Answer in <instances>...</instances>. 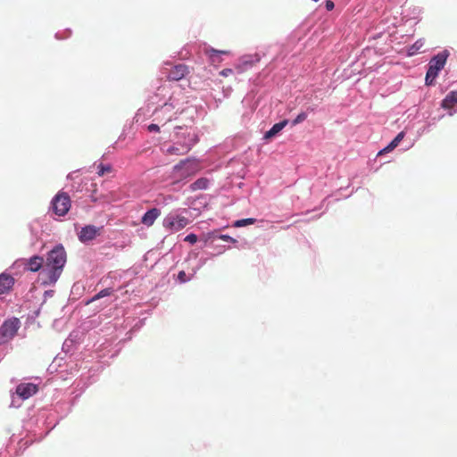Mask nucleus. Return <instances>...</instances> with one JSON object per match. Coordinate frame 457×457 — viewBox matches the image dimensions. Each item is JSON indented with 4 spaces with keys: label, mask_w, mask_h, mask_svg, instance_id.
<instances>
[{
    "label": "nucleus",
    "mask_w": 457,
    "mask_h": 457,
    "mask_svg": "<svg viewBox=\"0 0 457 457\" xmlns=\"http://www.w3.org/2000/svg\"><path fill=\"white\" fill-rule=\"evenodd\" d=\"M66 260V252L62 245H56L48 253L45 268L41 272L44 285H53L59 279Z\"/></svg>",
    "instance_id": "obj_1"
},
{
    "label": "nucleus",
    "mask_w": 457,
    "mask_h": 457,
    "mask_svg": "<svg viewBox=\"0 0 457 457\" xmlns=\"http://www.w3.org/2000/svg\"><path fill=\"white\" fill-rule=\"evenodd\" d=\"M201 169L200 163L195 159H185L176 164L171 171L170 178L173 183H179L195 175Z\"/></svg>",
    "instance_id": "obj_2"
},
{
    "label": "nucleus",
    "mask_w": 457,
    "mask_h": 457,
    "mask_svg": "<svg viewBox=\"0 0 457 457\" xmlns=\"http://www.w3.org/2000/svg\"><path fill=\"white\" fill-rule=\"evenodd\" d=\"M448 54L446 52H442L434 56L429 63L426 74V85H432L434 79L436 78L438 72L444 68Z\"/></svg>",
    "instance_id": "obj_3"
},
{
    "label": "nucleus",
    "mask_w": 457,
    "mask_h": 457,
    "mask_svg": "<svg viewBox=\"0 0 457 457\" xmlns=\"http://www.w3.org/2000/svg\"><path fill=\"white\" fill-rule=\"evenodd\" d=\"M189 224V220L180 214L170 213L162 221V226L170 233L178 232Z\"/></svg>",
    "instance_id": "obj_4"
},
{
    "label": "nucleus",
    "mask_w": 457,
    "mask_h": 457,
    "mask_svg": "<svg viewBox=\"0 0 457 457\" xmlns=\"http://www.w3.org/2000/svg\"><path fill=\"white\" fill-rule=\"evenodd\" d=\"M20 320L17 318L6 320L0 327V345L9 342L14 337L19 328Z\"/></svg>",
    "instance_id": "obj_5"
},
{
    "label": "nucleus",
    "mask_w": 457,
    "mask_h": 457,
    "mask_svg": "<svg viewBox=\"0 0 457 457\" xmlns=\"http://www.w3.org/2000/svg\"><path fill=\"white\" fill-rule=\"evenodd\" d=\"M53 212L58 216H64L70 210L71 203L69 195L59 192L51 202Z\"/></svg>",
    "instance_id": "obj_6"
},
{
    "label": "nucleus",
    "mask_w": 457,
    "mask_h": 457,
    "mask_svg": "<svg viewBox=\"0 0 457 457\" xmlns=\"http://www.w3.org/2000/svg\"><path fill=\"white\" fill-rule=\"evenodd\" d=\"M154 115L155 120L164 125L173 119L176 112H174V106L171 104L166 103L160 109L155 111Z\"/></svg>",
    "instance_id": "obj_7"
},
{
    "label": "nucleus",
    "mask_w": 457,
    "mask_h": 457,
    "mask_svg": "<svg viewBox=\"0 0 457 457\" xmlns=\"http://www.w3.org/2000/svg\"><path fill=\"white\" fill-rule=\"evenodd\" d=\"M38 391L37 385L33 383H21L16 386V394L22 399L26 400L36 395Z\"/></svg>",
    "instance_id": "obj_8"
},
{
    "label": "nucleus",
    "mask_w": 457,
    "mask_h": 457,
    "mask_svg": "<svg viewBox=\"0 0 457 457\" xmlns=\"http://www.w3.org/2000/svg\"><path fill=\"white\" fill-rule=\"evenodd\" d=\"M100 229L94 225L86 226L80 230L79 238L81 242L93 240L100 234Z\"/></svg>",
    "instance_id": "obj_9"
},
{
    "label": "nucleus",
    "mask_w": 457,
    "mask_h": 457,
    "mask_svg": "<svg viewBox=\"0 0 457 457\" xmlns=\"http://www.w3.org/2000/svg\"><path fill=\"white\" fill-rule=\"evenodd\" d=\"M193 144H175L169 146L164 154L167 155H183L188 153Z\"/></svg>",
    "instance_id": "obj_10"
},
{
    "label": "nucleus",
    "mask_w": 457,
    "mask_h": 457,
    "mask_svg": "<svg viewBox=\"0 0 457 457\" xmlns=\"http://www.w3.org/2000/svg\"><path fill=\"white\" fill-rule=\"evenodd\" d=\"M44 265V258L39 255H33L29 259L24 261V267L29 271L37 272Z\"/></svg>",
    "instance_id": "obj_11"
},
{
    "label": "nucleus",
    "mask_w": 457,
    "mask_h": 457,
    "mask_svg": "<svg viewBox=\"0 0 457 457\" xmlns=\"http://www.w3.org/2000/svg\"><path fill=\"white\" fill-rule=\"evenodd\" d=\"M188 72V69L185 64L174 66L169 72L167 79L172 81H178L183 79Z\"/></svg>",
    "instance_id": "obj_12"
},
{
    "label": "nucleus",
    "mask_w": 457,
    "mask_h": 457,
    "mask_svg": "<svg viewBox=\"0 0 457 457\" xmlns=\"http://www.w3.org/2000/svg\"><path fill=\"white\" fill-rule=\"evenodd\" d=\"M160 215L161 211L158 208H152L143 215L141 222L147 227H151Z\"/></svg>",
    "instance_id": "obj_13"
},
{
    "label": "nucleus",
    "mask_w": 457,
    "mask_h": 457,
    "mask_svg": "<svg viewBox=\"0 0 457 457\" xmlns=\"http://www.w3.org/2000/svg\"><path fill=\"white\" fill-rule=\"evenodd\" d=\"M14 284V278L5 273L0 275V295L7 293L12 287Z\"/></svg>",
    "instance_id": "obj_14"
},
{
    "label": "nucleus",
    "mask_w": 457,
    "mask_h": 457,
    "mask_svg": "<svg viewBox=\"0 0 457 457\" xmlns=\"http://www.w3.org/2000/svg\"><path fill=\"white\" fill-rule=\"evenodd\" d=\"M457 104V91H451L442 101L441 106L445 110H452Z\"/></svg>",
    "instance_id": "obj_15"
},
{
    "label": "nucleus",
    "mask_w": 457,
    "mask_h": 457,
    "mask_svg": "<svg viewBox=\"0 0 457 457\" xmlns=\"http://www.w3.org/2000/svg\"><path fill=\"white\" fill-rule=\"evenodd\" d=\"M403 137L404 132L402 131L385 148L380 150L378 155H382L384 154L393 151L400 144Z\"/></svg>",
    "instance_id": "obj_16"
},
{
    "label": "nucleus",
    "mask_w": 457,
    "mask_h": 457,
    "mask_svg": "<svg viewBox=\"0 0 457 457\" xmlns=\"http://www.w3.org/2000/svg\"><path fill=\"white\" fill-rule=\"evenodd\" d=\"M287 120H284L278 123L274 124L270 130H268L265 135V139H270L275 137L278 133H279L287 124Z\"/></svg>",
    "instance_id": "obj_17"
},
{
    "label": "nucleus",
    "mask_w": 457,
    "mask_h": 457,
    "mask_svg": "<svg viewBox=\"0 0 457 457\" xmlns=\"http://www.w3.org/2000/svg\"><path fill=\"white\" fill-rule=\"evenodd\" d=\"M209 185V180L206 178H200L190 185L192 191L206 189Z\"/></svg>",
    "instance_id": "obj_18"
},
{
    "label": "nucleus",
    "mask_w": 457,
    "mask_h": 457,
    "mask_svg": "<svg viewBox=\"0 0 457 457\" xmlns=\"http://www.w3.org/2000/svg\"><path fill=\"white\" fill-rule=\"evenodd\" d=\"M112 293H113V290L111 287L104 288V289L101 290L99 293H97L96 295H95L89 301H87V304H88L92 302H95L100 298L109 296V295H112Z\"/></svg>",
    "instance_id": "obj_19"
},
{
    "label": "nucleus",
    "mask_w": 457,
    "mask_h": 457,
    "mask_svg": "<svg viewBox=\"0 0 457 457\" xmlns=\"http://www.w3.org/2000/svg\"><path fill=\"white\" fill-rule=\"evenodd\" d=\"M112 171V166L107 164V165H104L103 163H100L98 166H97V174L98 176L102 177L104 176L105 173H109Z\"/></svg>",
    "instance_id": "obj_20"
},
{
    "label": "nucleus",
    "mask_w": 457,
    "mask_h": 457,
    "mask_svg": "<svg viewBox=\"0 0 457 457\" xmlns=\"http://www.w3.org/2000/svg\"><path fill=\"white\" fill-rule=\"evenodd\" d=\"M254 222H255V219H253V218L242 219V220H237L235 222L234 226L235 227H244L246 225L253 224Z\"/></svg>",
    "instance_id": "obj_21"
},
{
    "label": "nucleus",
    "mask_w": 457,
    "mask_h": 457,
    "mask_svg": "<svg viewBox=\"0 0 457 457\" xmlns=\"http://www.w3.org/2000/svg\"><path fill=\"white\" fill-rule=\"evenodd\" d=\"M206 54L210 56V58L212 59V61H214V55L216 54H228L229 52L228 51H225V50H216L214 48H210V49H207L206 51Z\"/></svg>",
    "instance_id": "obj_22"
},
{
    "label": "nucleus",
    "mask_w": 457,
    "mask_h": 457,
    "mask_svg": "<svg viewBox=\"0 0 457 457\" xmlns=\"http://www.w3.org/2000/svg\"><path fill=\"white\" fill-rule=\"evenodd\" d=\"M307 118V114L304 112H302L301 113H299L295 119L292 121V124L293 125H297L301 122H303V120H305Z\"/></svg>",
    "instance_id": "obj_23"
},
{
    "label": "nucleus",
    "mask_w": 457,
    "mask_h": 457,
    "mask_svg": "<svg viewBox=\"0 0 457 457\" xmlns=\"http://www.w3.org/2000/svg\"><path fill=\"white\" fill-rule=\"evenodd\" d=\"M184 241L188 242L190 244H195L197 242V236L195 234H188L185 238Z\"/></svg>",
    "instance_id": "obj_24"
},
{
    "label": "nucleus",
    "mask_w": 457,
    "mask_h": 457,
    "mask_svg": "<svg viewBox=\"0 0 457 457\" xmlns=\"http://www.w3.org/2000/svg\"><path fill=\"white\" fill-rule=\"evenodd\" d=\"M423 46V43L420 40H418L411 47V54H414L415 51L419 50L420 47Z\"/></svg>",
    "instance_id": "obj_25"
},
{
    "label": "nucleus",
    "mask_w": 457,
    "mask_h": 457,
    "mask_svg": "<svg viewBox=\"0 0 457 457\" xmlns=\"http://www.w3.org/2000/svg\"><path fill=\"white\" fill-rule=\"evenodd\" d=\"M147 129H148L149 132H159L160 131V127L157 124H150Z\"/></svg>",
    "instance_id": "obj_26"
},
{
    "label": "nucleus",
    "mask_w": 457,
    "mask_h": 457,
    "mask_svg": "<svg viewBox=\"0 0 457 457\" xmlns=\"http://www.w3.org/2000/svg\"><path fill=\"white\" fill-rule=\"evenodd\" d=\"M178 278L181 282H186L187 280L186 272L184 270L179 271V274H178Z\"/></svg>",
    "instance_id": "obj_27"
},
{
    "label": "nucleus",
    "mask_w": 457,
    "mask_h": 457,
    "mask_svg": "<svg viewBox=\"0 0 457 457\" xmlns=\"http://www.w3.org/2000/svg\"><path fill=\"white\" fill-rule=\"evenodd\" d=\"M325 5L328 11H332L335 7V4L331 0H327Z\"/></svg>",
    "instance_id": "obj_28"
},
{
    "label": "nucleus",
    "mask_w": 457,
    "mask_h": 457,
    "mask_svg": "<svg viewBox=\"0 0 457 457\" xmlns=\"http://www.w3.org/2000/svg\"><path fill=\"white\" fill-rule=\"evenodd\" d=\"M220 238L226 242H233V243L236 242V240L234 238H232L231 237L228 236V235H221L220 237Z\"/></svg>",
    "instance_id": "obj_29"
},
{
    "label": "nucleus",
    "mask_w": 457,
    "mask_h": 457,
    "mask_svg": "<svg viewBox=\"0 0 457 457\" xmlns=\"http://www.w3.org/2000/svg\"><path fill=\"white\" fill-rule=\"evenodd\" d=\"M233 71L231 69H224L220 71V75L224 76V77H227L228 76L229 74H231Z\"/></svg>",
    "instance_id": "obj_30"
}]
</instances>
